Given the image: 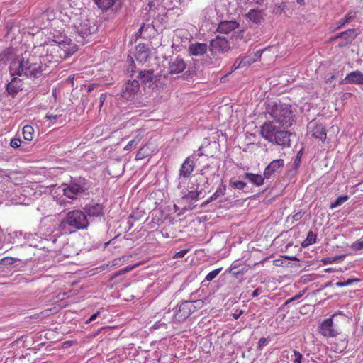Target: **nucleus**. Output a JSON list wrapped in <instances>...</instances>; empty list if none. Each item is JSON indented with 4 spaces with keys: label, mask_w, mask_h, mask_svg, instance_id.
Instances as JSON below:
<instances>
[{
    "label": "nucleus",
    "mask_w": 363,
    "mask_h": 363,
    "mask_svg": "<svg viewBox=\"0 0 363 363\" xmlns=\"http://www.w3.org/2000/svg\"><path fill=\"white\" fill-rule=\"evenodd\" d=\"M51 34L48 41L35 46L50 69L78 50L77 45L62 33L55 30Z\"/></svg>",
    "instance_id": "obj_1"
},
{
    "label": "nucleus",
    "mask_w": 363,
    "mask_h": 363,
    "mask_svg": "<svg viewBox=\"0 0 363 363\" xmlns=\"http://www.w3.org/2000/svg\"><path fill=\"white\" fill-rule=\"evenodd\" d=\"M11 76H25L30 79H38L51 72L43 60L35 47L30 52H26L21 59L12 60L9 67Z\"/></svg>",
    "instance_id": "obj_2"
},
{
    "label": "nucleus",
    "mask_w": 363,
    "mask_h": 363,
    "mask_svg": "<svg viewBox=\"0 0 363 363\" xmlns=\"http://www.w3.org/2000/svg\"><path fill=\"white\" fill-rule=\"evenodd\" d=\"M265 111L274 122L284 128L291 127L294 122L295 113L290 104L280 101H268L265 104Z\"/></svg>",
    "instance_id": "obj_3"
},
{
    "label": "nucleus",
    "mask_w": 363,
    "mask_h": 363,
    "mask_svg": "<svg viewBox=\"0 0 363 363\" xmlns=\"http://www.w3.org/2000/svg\"><path fill=\"white\" fill-rule=\"evenodd\" d=\"M70 20L72 24L69 26L73 28V31L81 38L76 39L78 43H84L83 39L87 38L96 30L95 25L94 23L91 25L85 15H75Z\"/></svg>",
    "instance_id": "obj_4"
},
{
    "label": "nucleus",
    "mask_w": 363,
    "mask_h": 363,
    "mask_svg": "<svg viewBox=\"0 0 363 363\" xmlns=\"http://www.w3.org/2000/svg\"><path fill=\"white\" fill-rule=\"evenodd\" d=\"M203 306V301L198 299L193 301H185L182 302L174 315V319L179 322H183L188 318L194 312L201 309Z\"/></svg>",
    "instance_id": "obj_5"
},
{
    "label": "nucleus",
    "mask_w": 363,
    "mask_h": 363,
    "mask_svg": "<svg viewBox=\"0 0 363 363\" xmlns=\"http://www.w3.org/2000/svg\"><path fill=\"white\" fill-rule=\"evenodd\" d=\"M138 78L147 87L152 90L159 89L163 87L165 77L160 74H155L153 70L140 71Z\"/></svg>",
    "instance_id": "obj_6"
},
{
    "label": "nucleus",
    "mask_w": 363,
    "mask_h": 363,
    "mask_svg": "<svg viewBox=\"0 0 363 363\" xmlns=\"http://www.w3.org/2000/svg\"><path fill=\"white\" fill-rule=\"evenodd\" d=\"M65 223L75 230L86 229L89 225L86 213L80 210L69 211L65 218Z\"/></svg>",
    "instance_id": "obj_7"
},
{
    "label": "nucleus",
    "mask_w": 363,
    "mask_h": 363,
    "mask_svg": "<svg viewBox=\"0 0 363 363\" xmlns=\"http://www.w3.org/2000/svg\"><path fill=\"white\" fill-rule=\"evenodd\" d=\"M140 85L137 79L128 80L123 86L121 96L126 100L133 99L140 92Z\"/></svg>",
    "instance_id": "obj_8"
},
{
    "label": "nucleus",
    "mask_w": 363,
    "mask_h": 363,
    "mask_svg": "<svg viewBox=\"0 0 363 363\" xmlns=\"http://www.w3.org/2000/svg\"><path fill=\"white\" fill-rule=\"evenodd\" d=\"M319 333L326 337H336L340 332L333 324V317L326 318L319 325Z\"/></svg>",
    "instance_id": "obj_9"
},
{
    "label": "nucleus",
    "mask_w": 363,
    "mask_h": 363,
    "mask_svg": "<svg viewBox=\"0 0 363 363\" xmlns=\"http://www.w3.org/2000/svg\"><path fill=\"white\" fill-rule=\"evenodd\" d=\"M280 129V127L274 125V121H267L260 127V135L264 140L271 143Z\"/></svg>",
    "instance_id": "obj_10"
},
{
    "label": "nucleus",
    "mask_w": 363,
    "mask_h": 363,
    "mask_svg": "<svg viewBox=\"0 0 363 363\" xmlns=\"http://www.w3.org/2000/svg\"><path fill=\"white\" fill-rule=\"evenodd\" d=\"M211 51L213 53L225 52L230 50V43L222 36L218 35L216 38L211 40L210 43Z\"/></svg>",
    "instance_id": "obj_11"
},
{
    "label": "nucleus",
    "mask_w": 363,
    "mask_h": 363,
    "mask_svg": "<svg viewBox=\"0 0 363 363\" xmlns=\"http://www.w3.org/2000/svg\"><path fill=\"white\" fill-rule=\"evenodd\" d=\"M356 37V32L354 29H349L346 31L342 32L335 37H333L331 40H335L337 38H341L340 42L338 44V47L342 48L346 47L347 45L351 44Z\"/></svg>",
    "instance_id": "obj_12"
},
{
    "label": "nucleus",
    "mask_w": 363,
    "mask_h": 363,
    "mask_svg": "<svg viewBox=\"0 0 363 363\" xmlns=\"http://www.w3.org/2000/svg\"><path fill=\"white\" fill-rule=\"evenodd\" d=\"M284 166V161L282 159L274 160L267 166L264 171V176L265 178L269 179L274 173L281 170Z\"/></svg>",
    "instance_id": "obj_13"
},
{
    "label": "nucleus",
    "mask_w": 363,
    "mask_h": 363,
    "mask_svg": "<svg viewBox=\"0 0 363 363\" xmlns=\"http://www.w3.org/2000/svg\"><path fill=\"white\" fill-rule=\"evenodd\" d=\"M291 135H292L291 132L280 129L271 143L283 147H290Z\"/></svg>",
    "instance_id": "obj_14"
},
{
    "label": "nucleus",
    "mask_w": 363,
    "mask_h": 363,
    "mask_svg": "<svg viewBox=\"0 0 363 363\" xmlns=\"http://www.w3.org/2000/svg\"><path fill=\"white\" fill-rule=\"evenodd\" d=\"M195 168L194 160L188 157L185 159L179 169V177L183 178L189 177Z\"/></svg>",
    "instance_id": "obj_15"
},
{
    "label": "nucleus",
    "mask_w": 363,
    "mask_h": 363,
    "mask_svg": "<svg viewBox=\"0 0 363 363\" xmlns=\"http://www.w3.org/2000/svg\"><path fill=\"white\" fill-rule=\"evenodd\" d=\"M186 69V63L182 57H176L169 62V72L170 74H179Z\"/></svg>",
    "instance_id": "obj_16"
},
{
    "label": "nucleus",
    "mask_w": 363,
    "mask_h": 363,
    "mask_svg": "<svg viewBox=\"0 0 363 363\" xmlns=\"http://www.w3.org/2000/svg\"><path fill=\"white\" fill-rule=\"evenodd\" d=\"M86 216L98 217L103 216L104 206L100 203L87 204L84 207Z\"/></svg>",
    "instance_id": "obj_17"
},
{
    "label": "nucleus",
    "mask_w": 363,
    "mask_h": 363,
    "mask_svg": "<svg viewBox=\"0 0 363 363\" xmlns=\"http://www.w3.org/2000/svg\"><path fill=\"white\" fill-rule=\"evenodd\" d=\"M23 81L17 77H13L7 84L6 90L9 94L15 96L23 89Z\"/></svg>",
    "instance_id": "obj_18"
},
{
    "label": "nucleus",
    "mask_w": 363,
    "mask_h": 363,
    "mask_svg": "<svg viewBox=\"0 0 363 363\" xmlns=\"http://www.w3.org/2000/svg\"><path fill=\"white\" fill-rule=\"evenodd\" d=\"M238 27L239 23L235 21H223L218 24L217 31L227 34Z\"/></svg>",
    "instance_id": "obj_19"
},
{
    "label": "nucleus",
    "mask_w": 363,
    "mask_h": 363,
    "mask_svg": "<svg viewBox=\"0 0 363 363\" xmlns=\"http://www.w3.org/2000/svg\"><path fill=\"white\" fill-rule=\"evenodd\" d=\"M345 84H363V74L360 71L351 72L344 79Z\"/></svg>",
    "instance_id": "obj_20"
},
{
    "label": "nucleus",
    "mask_w": 363,
    "mask_h": 363,
    "mask_svg": "<svg viewBox=\"0 0 363 363\" xmlns=\"http://www.w3.org/2000/svg\"><path fill=\"white\" fill-rule=\"evenodd\" d=\"M208 50L206 43H192L189 47V52L191 55L194 56L203 55Z\"/></svg>",
    "instance_id": "obj_21"
},
{
    "label": "nucleus",
    "mask_w": 363,
    "mask_h": 363,
    "mask_svg": "<svg viewBox=\"0 0 363 363\" xmlns=\"http://www.w3.org/2000/svg\"><path fill=\"white\" fill-rule=\"evenodd\" d=\"M135 57L139 63L143 64L147 62L149 58V51L145 45L139 44L136 47Z\"/></svg>",
    "instance_id": "obj_22"
},
{
    "label": "nucleus",
    "mask_w": 363,
    "mask_h": 363,
    "mask_svg": "<svg viewBox=\"0 0 363 363\" xmlns=\"http://www.w3.org/2000/svg\"><path fill=\"white\" fill-rule=\"evenodd\" d=\"M311 133L313 137L322 141H325L326 139V130L321 124H313L311 123Z\"/></svg>",
    "instance_id": "obj_23"
},
{
    "label": "nucleus",
    "mask_w": 363,
    "mask_h": 363,
    "mask_svg": "<svg viewBox=\"0 0 363 363\" xmlns=\"http://www.w3.org/2000/svg\"><path fill=\"white\" fill-rule=\"evenodd\" d=\"M83 191L84 189L80 185L72 184L64 189V194L69 199H74L78 194Z\"/></svg>",
    "instance_id": "obj_24"
},
{
    "label": "nucleus",
    "mask_w": 363,
    "mask_h": 363,
    "mask_svg": "<svg viewBox=\"0 0 363 363\" xmlns=\"http://www.w3.org/2000/svg\"><path fill=\"white\" fill-rule=\"evenodd\" d=\"M225 191H226V185L222 182L221 184L220 185V186L217 189V190L213 194V195L201 204V206H205L207 204L210 203L211 202L224 196L225 194Z\"/></svg>",
    "instance_id": "obj_25"
},
{
    "label": "nucleus",
    "mask_w": 363,
    "mask_h": 363,
    "mask_svg": "<svg viewBox=\"0 0 363 363\" xmlns=\"http://www.w3.org/2000/svg\"><path fill=\"white\" fill-rule=\"evenodd\" d=\"M245 178L248 179L250 182L256 186H259L264 184V176L262 177L261 174H255L253 173H245L244 175Z\"/></svg>",
    "instance_id": "obj_26"
},
{
    "label": "nucleus",
    "mask_w": 363,
    "mask_h": 363,
    "mask_svg": "<svg viewBox=\"0 0 363 363\" xmlns=\"http://www.w3.org/2000/svg\"><path fill=\"white\" fill-rule=\"evenodd\" d=\"M254 62L255 60H253L252 56H245L241 58L240 60L239 58H238L233 66L235 69L247 67Z\"/></svg>",
    "instance_id": "obj_27"
},
{
    "label": "nucleus",
    "mask_w": 363,
    "mask_h": 363,
    "mask_svg": "<svg viewBox=\"0 0 363 363\" xmlns=\"http://www.w3.org/2000/svg\"><path fill=\"white\" fill-rule=\"evenodd\" d=\"M152 155V150L147 145L141 147L136 153L135 160H140L148 157Z\"/></svg>",
    "instance_id": "obj_28"
},
{
    "label": "nucleus",
    "mask_w": 363,
    "mask_h": 363,
    "mask_svg": "<svg viewBox=\"0 0 363 363\" xmlns=\"http://www.w3.org/2000/svg\"><path fill=\"white\" fill-rule=\"evenodd\" d=\"M246 16L250 21L255 23H260L262 19V11L259 9H251Z\"/></svg>",
    "instance_id": "obj_29"
},
{
    "label": "nucleus",
    "mask_w": 363,
    "mask_h": 363,
    "mask_svg": "<svg viewBox=\"0 0 363 363\" xmlns=\"http://www.w3.org/2000/svg\"><path fill=\"white\" fill-rule=\"evenodd\" d=\"M94 3L97 5L99 9H100L102 11H107L110 8H111L115 3L116 2V0H93Z\"/></svg>",
    "instance_id": "obj_30"
},
{
    "label": "nucleus",
    "mask_w": 363,
    "mask_h": 363,
    "mask_svg": "<svg viewBox=\"0 0 363 363\" xmlns=\"http://www.w3.org/2000/svg\"><path fill=\"white\" fill-rule=\"evenodd\" d=\"M23 138L27 141H31L33 138L34 129L31 125H27L23 128Z\"/></svg>",
    "instance_id": "obj_31"
},
{
    "label": "nucleus",
    "mask_w": 363,
    "mask_h": 363,
    "mask_svg": "<svg viewBox=\"0 0 363 363\" xmlns=\"http://www.w3.org/2000/svg\"><path fill=\"white\" fill-rule=\"evenodd\" d=\"M316 234L313 233L312 231H309L306 239L302 242V246L307 247L315 243L316 242Z\"/></svg>",
    "instance_id": "obj_32"
},
{
    "label": "nucleus",
    "mask_w": 363,
    "mask_h": 363,
    "mask_svg": "<svg viewBox=\"0 0 363 363\" xmlns=\"http://www.w3.org/2000/svg\"><path fill=\"white\" fill-rule=\"evenodd\" d=\"M200 191H190L187 194L182 197V199L188 201H197L199 199Z\"/></svg>",
    "instance_id": "obj_33"
},
{
    "label": "nucleus",
    "mask_w": 363,
    "mask_h": 363,
    "mask_svg": "<svg viewBox=\"0 0 363 363\" xmlns=\"http://www.w3.org/2000/svg\"><path fill=\"white\" fill-rule=\"evenodd\" d=\"M349 199V196L347 195H345V196H339L335 201V202L332 203L330 204V208L331 209H333V208H337V206L342 205V203H344L345 201H347V200Z\"/></svg>",
    "instance_id": "obj_34"
},
{
    "label": "nucleus",
    "mask_w": 363,
    "mask_h": 363,
    "mask_svg": "<svg viewBox=\"0 0 363 363\" xmlns=\"http://www.w3.org/2000/svg\"><path fill=\"white\" fill-rule=\"evenodd\" d=\"M221 268L214 269L210 272L206 276L205 279L208 281H212L214 278H216L218 274L220 272Z\"/></svg>",
    "instance_id": "obj_35"
},
{
    "label": "nucleus",
    "mask_w": 363,
    "mask_h": 363,
    "mask_svg": "<svg viewBox=\"0 0 363 363\" xmlns=\"http://www.w3.org/2000/svg\"><path fill=\"white\" fill-rule=\"evenodd\" d=\"M140 139L139 138H134L132 140L129 141L128 143L125 146L124 150L127 151L131 150L133 148H134L138 143H139Z\"/></svg>",
    "instance_id": "obj_36"
},
{
    "label": "nucleus",
    "mask_w": 363,
    "mask_h": 363,
    "mask_svg": "<svg viewBox=\"0 0 363 363\" xmlns=\"http://www.w3.org/2000/svg\"><path fill=\"white\" fill-rule=\"evenodd\" d=\"M351 248L355 251H359L363 249V241L359 240L355 241L352 244Z\"/></svg>",
    "instance_id": "obj_37"
},
{
    "label": "nucleus",
    "mask_w": 363,
    "mask_h": 363,
    "mask_svg": "<svg viewBox=\"0 0 363 363\" xmlns=\"http://www.w3.org/2000/svg\"><path fill=\"white\" fill-rule=\"evenodd\" d=\"M268 50V48H264L263 50H257L256 52L254 53V55L252 56V57L253 58V60H255V62H257V61H259L260 59H261V56H262V54L263 52H265L266 51Z\"/></svg>",
    "instance_id": "obj_38"
},
{
    "label": "nucleus",
    "mask_w": 363,
    "mask_h": 363,
    "mask_svg": "<svg viewBox=\"0 0 363 363\" xmlns=\"http://www.w3.org/2000/svg\"><path fill=\"white\" fill-rule=\"evenodd\" d=\"M294 354L295 357L294 363H302V359L303 357L302 354L296 350H294Z\"/></svg>",
    "instance_id": "obj_39"
},
{
    "label": "nucleus",
    "mask_w": 363,
    "mask_h": 363,
    "mask_svg": "<svg viewBox=\"0 0 363 363\" xmlns=\"http://www.w3.org/2000/svg\"><path fill=\"white\" fill-rule=\"evenodd\" d=\"M189 251V249H184V250H182L177 252H176L174 255H173V259H178V258H182L184 257L186 254L187 252Z\"/></svg>",
    "instance_id": "obj_40"
},
{
    "label": "nucleus",
    "mask_w": 363,
    "mask_h": 363,
    "mask_svg": "<svg viewBox=\"0 0 363 363\" xmlns=\"http://www.w3.org/2000/svg\"><path fill=\"white\" fill-rule=\"evenodd\" d=\"M246 185H247L246 183L244 182H242V181H235L233 183V186L235 189H240V190H242L243 189H245Z\"/></svg>",
    "instance_id": "obj_41"
},
{
    "label": "nucleus",
    "mask_w": 363,
    "mask_h": 363,
    "mask_svg": "<svg viewBox=\"0 0 363 363\" xmlns=\"http://www.w3.org/2000/svg\"><path fill=\"white\" fill-rule=\"evenodd\" d=\"M356 17L355 11H350L345 16V22H350L351 20L354 19Z\"/></svg>",
    "instance_id": "obj_42"
},
{
    "label": "nucleus",
    "mask_w": 363,
    "mask_h": 363,
    "mask_svg": "<svg viewBox=\"0 0 363 363\" xmlns=\"http://www.w3.org/2000/svg\"><path fill=\"white\" fill-rule=\"evenodd\" d=\"M268 343V340L267 338L265 337H261L258 342V344H257V349L261 350H262V348L267 345V344Z\"/></svg>",
    "instance_id": "obj_43"
},
{
    "label": "nucleus",
    "mask_w": 363,
    "mask_h": 363,
    "mask_svg": "<svg viewBox=\"0 0 363 363\" xmlns=\"http://www.w3.org/2000/svg\"><path fill=\"white\" fill-rule=\"evenodd\" d=\"M21 144V140L18 138H13L11 140L10 145L13 148H18Z\"/></svg>",
    "instance_id": "obj_44"
},
{
    "label": "nucleus",
    "mask_w": 363,
    "mask_h": 363,
    "mask_svg": "<svg viewBox=\"0 0 363 363\" xmlns=\"http://www.w3.org/2000/svg\"><path fill=\"white\" fill-rule=\"evenodd\" d=\"M339 259L338 257H326L322 259V262L324 264H330L335 261Z\"/></svg>",
    "instance_id": "obj_45"
},
{
    "label": "nucleus",
    "mask_w": 363,
    "mask_h": 363,
    "mask_svg": "<svg viewBox=\"0 0 363 363\" xmlns=\"http://www.w3.org/2000/svg\"><path fill=\"white\" fill-rule=\"evenodd\" d=\"M100 315V311H97L95 313H94L93 315H91V317L86 320V324H89L91 322L94 321V320L96 319V318Z\"/></svg>",
    "instance_id": "obj_46"
},
{
    "label": "nucleus",
    "mask_w": 363,
    "mask_h": 363,
    "mask_svg": "<svg viewBox=\"0 0 363 363\" xmlns=\"http://www.w3.org/2000/svg\"><path fill=\"white\" fill-rule=\"evenodd\" d=\"M136 265H134V266H131V267H127L123 269H121L118 273V274H124V273H126V272H130V270L133 269L135 268Z\"/></svg>",
    "instance_id": "obj_47"
},
{
    "label": "nucleus",
    "mask_w": 363,
    "mask_h": 363,
    "mask_svg": "<svg viewBox=\"0 0 363 363\" xmlns=\"http://www.w3.org/2000/svg\"><path fill=\"white\" fill-rule=\"evenodd\" d=\"M302 294H297L296 296H294V297L288 299L286 302H285V304H288L289 303L291 302V301H296L298 300V298H300L301 296H302Z\"/></svg>",
    "instance_id": "obj_48"
},
{
    "label": "nucleus",
    "mask_w": 363,
    "mask_h": 363,
    "mask_svg": "<svg viewBox=\"0 0 363 363\" xmlns=\"http://www.w3.org/2000/svg\"><path fill=\"white\" fill-rule=\"evenodd\" d=\"M238 267L237 264H233L230 268V273H233V274H238L240 273L239 271H235V269Z\"/></svg>",
    "instance_id": "obj_49"
},
{
    "label": "nucleus",
    "mask_w": 363,
    "mask_h": 363,
    "mask_svg": "<svg viewBox=\"0 0 363 363\" xmlns=\"http://www.w3.org/2000/svg\"><path fill=\"white\" fill-rule=\"evenodd\" d=\"M359 279H349L346 281H345V286H346L352 284L354 282H359Z\"/></svg>",
    "instance_id": "obj_50"
},
{
    "label": "nucleus",
    "mask_w": 363,
    "mask_h": 363,
    "mask_svg": "<svg viewBox=\"0 0 363 363\" xmlns=\"http://www.w3.org/2000/svg\"><path fill=\"white\" fill-rule=\"evenodd\" d=\"M302 216H303V213L301 212H298V213H295L293 216V219L295 221H298L302 218Z\"/></svg>",
    "instance_id": "obj_51"
},
{
    "label": "nucleus",
    "mask_w": 363,
    "mask_h": 363,
    "mask_svg": "<svg viewBox=\"0 0 363 363\" xmlns=\"http://www.w3.org/2000/svg\"><path fill=\"white\" fill-rule=\"evenodd\" d=\"M243 313V311L242 310H240L238 312H235L234 313L232 314L233 317L234 318V319L237 320L238 319L240 315Z\"/></svg>",
    "instance_id": "obj_52"
},
{
    "label": "nucleus",
    "mask_w": 363,
    "mask_h": 363,
    "mask_svg": "<svg viewBox=\"0 0 363 363\" xmlns=\"http://www.w3.org/2000/svg\"><path fill=\"white\" fill-rule=\"evenodd\" d=\"M72 341H65L62 343V348H68L72 345Z\"/></svg>",
    "instance_id": "obj_53"
},
{
    "label": "nucleus",
    "mask_w": 363,
    "mask_h": 363,
    "mask_svg": "<svg viewBox=\"0 0 363 363\" xmlns=\"http://www.w3.org/2000/svg\"><path fill=\"white\" fill-rule=\"evenodd\" d=\"M259 294H260V289H256L253 291V293H252V297H256V296H257Z\"/></svg>",
    "instance_id": "obj_54"
},
{
    "label": "nucleus",
    "mask_w": 363,
    "mask_h": 363,
    "mask_svg": "<svg viewBox=\"0 0 363 363\" xmlns=\"http://www.w3.org/2000/svg\"><path fill=\"white\" fill-rule=\"evenodd\" d=\"M347 22H345V18H342L338 21V28L343 26Z\"/></svg>",
    "instance_id": "obj_55"
},
{
    "label": "nucleus",
    "mask_w": 363,
    "mask_h": 363,
    "mask_svg": "<svg viewBox=\"0 0 363 363\" xmlns=\"http://www.w3.org/2000/svg\"><path fill=\"white\" fill-rule=\"evenodd\" d=\"M335 285L338 287H343L345 286V281H338L335 284Z\"/></svg>",
    "instance_id": "obj_56"
},
{
    "label": "nucleus",
    "mask_w": 363,
    "mask_h": 363,
    "mask_svg": "<svg viewBox=\"0 0 363 363\" xmlns=\"http://www.w3.org/2000/svg\"><path fill=\"white\" fill-rule=\"evenodd\" d=\"M121 259H115L113 261V265H117L118 264V262H120Z\"/></svg>",
    "instance_id": "obj_57"
},
{
    "label": "nucleus",
    "mask_w": 363,
    "mask_h": 363,
    "mask_svg": "<svg viewBox=\"0 0 363 363\" xmlns=\"http://www.w3.org/2000/svg\"><path fill=\"white\" fill-rule=\"evenodd\" d=\"M297 2L300 4V5H303L305 4V0H297Z\"/></svg>",
    "instance_id": "obj_58"
},
{
    "label": "nucleus",
    "mask_w": 363,
    "mask_h": 363,
    "mask_svg": "<svg viewBox=\"0 0 363 363\" xmlns=\"http://www.w3.org/2000/svg\"><path fill=\"white\" fill-rule=\"evenodd\" d=\"M46 118H48L49 119H50V118L56 119L57 116H47Z\"/></svg>",
    "instance_id": "obj_59"
},
{
    "label": "nucleus",
    "mask_w": 363,
    "mask_h": 363,
    "mask_svg": "<svg viewBox=\"0 0 363 363\" xmlns=\"http://www.w3.org/2000/svg\"><path fill=\"white\" fill-rule=\"evenodd\" d=\"M326 272H331V268H328L325 270Z\"/></svg>",
    "instance_id": "obj_60"
},
{
    "label": "nucleus",
    "mask_w": 363,
    "mask_h": 363,
    "mask_svg": "<svg viewBox=\"0 0 363 363\" xmlns=\"http://www.w3.org/2000/svg\"><path fill=\"white\" fill-rule=\"evenodd\" d=\"M143 28V26H141V28L139 29V30H138V33H141V31H142Z\"/></svg>",
    "instance_id": "obj_61"
},
{
    "label": "nucleus",
    "mask_w": 363,
    "mask_h": 363,
    "mask_svg": "<svg viewBox=\"0 0 363 363\" xmlns=\"http://www.w3.org/2000/svg\"><path fill=\"white\" fill-rule=\"evenodd\" d=\"M143 28V26H141V28L139 29V30H138V33H141V31H142Z\"/></svg>",
    "instance_id": "obj_62"
},
{
    "label": "nucleus",
    "mask_w": 363,
    "mask_h": 363,
    "mask_svg": "<svg viewBox=\"0 0 363 363\" xmlns=\"http://www.w3.org/2000/svg\"><path fill=\"white\" fill-rule=\"evenodd\" d=\"M262 1H263V0H258V1H257V4H260V3H262Z\"/></svg>",
    "instance_id": "obj_63"
},
{
    "label": "nucleus",
    "mask_w": 363,
    "mask_h": 363,
    "mask_svg": "<svg viewBox=\"0 0 363 363\" xmlns=\"http://www.w3.org/2000/svg\"><path fill=\"white\" fill-rule=\"evenodd\" d=\"M334 78H335V77H334V76H332V77H331V79H333Z\"/></svg>",
    "instance_id": "obj_64"
}]
</instances>
